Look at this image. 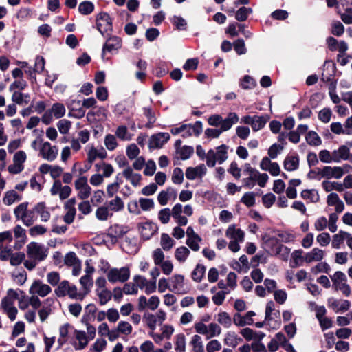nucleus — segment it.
<instances>
[{"label": "nucleus", "instance_id": "obj_1", "mask_svg": "<svg viewBox=\"0 0 352 352\" xmlns=\"http://www.w3.org/2000/svg\"><path fill=\"white\" fill-rule=\"evenodd\" d=\"M243 175L245 176L243 183L246 188L250 189L254 188L256 184L263 188L269 179L267 174L261 173L248 163L245 164L243 166Z\"/></svg>", "mask_w": 352, "mask_h": 352}, {"label": "nucleus", "instance_id": "obj_2", "mask_svg": "<svg viewBox=\"0 0 352 352\" xmlns=\"http://www.w3.org/2000/svg\"><path fill=\"white\" fill-rule=\"evenodd\" d=\"M229 147L221 144L214 148L210 149L207 153V166L214 167L216 163L222 164L228 158Z\"/></svg>", "mask_w": 352, "mask_h": 352}, {"label": "nucleus", "instance_id": "obj_3", "mask_svg": "<svg viewBox=\"0 0 352 352\" xmlns=\"http://www.w3.org/2000/svg\"><path fill=\"white\" fill-rule=\"evenodd\" d=\"M239 116L236 113H230L222 126L219 129L208 128L205 131V135L207 138H218L225 131L230 130L232 126L238 122Z\"/></svg>", "mask_w": 352, "mask_h": 352}, {"label": "nucleus", "instance_id": "obj_4", "mask_svg": "<svg viewBox=\"0 0 352 352\" xmlns=\"http://www.w3.org/2000/svg\"><path fill=\"white\" fill-rule=\"evenodd\" d=\"M106 273L109 282L111 283H124L129 280L131 274L130 269L127 266L120 268L113 267Z\"/></svg>", "mask_w": 352, "mask_h": 352}, {"label": "nucleus", "instance_id": "obj_5", "mask_svg": "<svg viewBox=\"0 0 352 352\" xmlns=\"http://www.w3.org/2000/svg\"><path fill=\"white\" fill-rule=\"evenodd\" d=\"M331 278L333 285L336 290H340L345 296L351 295V287L347 283V278L344 273L341 271H337Z\"/></svg>", "mask_w": 352, "mask_h": 352}, {"label": "nucleus", "instance_id": "obj_6", "mask_svg": "<svg viewBox=\"0 0 352 352\" xmlns=\"http://www.w3.org/2000/svg\"><path fill=\"white\" fill-rule=\"evenodd\" d=\"M350 169L352 170V167L349 165H345L343 167L340 166H324L322 168L318 174L324 178L327 179H340L341 178L345 172H349Z\"/></svg>", "mask_w": 352, "mask_h": 352}, {"label": "nucleus", "instance_id": "obj_7", "mask_svg": "<svg viewBox=\"0 0 352 352\" xmlns=\"http://www.w3.org/2000/svg\"><path fill=\"white\" fill-rule=\"evenodd\" d=\"M27 254L34 261H41L47 257V250L45 245L36 242H31L27 245Z\"/></svg>", "mask_w": 352, "mask_h": 352}, {"label": "nucleus", "instance_id": "obj_8", "mask_svg": "<svg viewBox=\"0 0 352 352\" xmlns=\"http://www.w3.org/2000/svg\"><path fill=\"white\" fill-rule=\"evenodd\" d=\"M203 130L201 121H197L193 124H185L177 127V134L179 133L183 138H188L192 135L198 136Z\"/></svg>", "mask_w": 352, "mask_h": 352}, {"label": "nucleus", "instance_id": "obj_9", "mask_svg": "<svg viewBox=\"0 0 352 352\" xmlns=\"http://www.w3.org/2000/svg\"><path fill=\"white\" fill-rule=\"evenodd\" d=\"M122 39L116 36H112L109 37L104 44L102 46V58L105 60V53H114L117 52L119 49L122 47Z\"/></svg>", "mask_w": 352, "mask_h": 352}, {"label": "nucleus", "instance_id": "obj_10", "mask_svg": "<svg viewBox=\"0 0 352 352\" xmlns=\"http://www.w3.org/2000/svg\"><path fill=\"white\" fill-rule=\"evenodd\" d=\"M170 139L168 133H158L151 136L148 140L150 151L161 148Z\"/></svg>", "mask_w": 352, "mask_h": 352}, {"label": "nucleus", "instance_id": "obj_11", "mask_svg": "<svg viewBox=\"0 0 352 352\" xmlns=\"http://www.w3.org/2000/svg\"><path fill=\"white\" fill-rule=\"evenodd\" d=\"M75 189L78 192V197L81 199H87L91 192V188L88 185L85 176H81L75 181Z\"/></svg>", "mask_w": 352, "mask_h": 352}, {"label": "nucleus", "instance_id": "obj_12", "mask_svg": "<svg viewBox=\"0 0 352 352\" xmlns=\"http://www.w3.org/2000/svg\"><path fill=\"white\" fill-rule=\"evenodd\" d=\"M66 113L65 105L60 102H56L52 104V107L47 111L43 116V120H52L54 117L56 119L63 118Z\"/></svg>", "mask_w": 352, "mask_h": 352}, {"label": "nucleus", "instance_id": "obj_13", "mask_svg": "<svg viewBox=\"0 0 352 352\" xmlns=\"http://www.w3.org/2000/svg\"><path fill=\"white\" fill-rule=\"evenodd\" d=\"M52 195H58L60 199L65 200L72 193V188L69 186H63L60 180L56 179L50 189Z\"/></svg>", "mask_w": 352, "mask_h": 352}, {"label": "nucleus", "instance_id": "obj_14", "mask_svg": "<svg viewBox=\"0 0 352 352\" xmlns=\"http://www.w3.org/2000/svg\"><path fill=\"white\" fill-rule=\"evenodd\" d=\"M58 149L56 146H52L50 142H45L40 148L39 155L45 160L52 162L57 157Z\"/></svg>", "mask_w": 352, "mask_h": 352}, {"label": "nucleus", "instance_id": "obj_15", "mask_svg": "<svg viewBox=\"0 0 352 352\" xmlns=\"http://www.w3.org/2000/svg\"><path fill=\"white\" fill-rule=\"evenodd\" d=\"M96 25L98 31L102 36L112 30L111 19L107 13L102 12L99 14Z\"/></svg>", "mask_w": 352, "mask_h": 352}, {"label": "nucleus", "instance_id": "obj_16", "mask_svg": "<svg viewBox=\"0 0 352 352\" xmlns=\"http://www.w3.org/2000/svg\"><path fill=\"white\" fill-rule=\"evenodd\" d=\"M29 292L32 295L45 297L51 293L52 288L50 287V285L43 283L41 280H36L32 284Z\"/></svg>", "mask_w": 352, "mask_h": 352}, {"label": "nucleus", "instance_id": "obj_17", "mask_svg": "<svg viewBox=\"0 0 352 352\" xmlns=\"http://www.w3.org/2000/svg\"><path fill=\"white\" fill-rule=\"evenodd\" d=\"M207 173V168L204 164L195 167H188L186 170V177L189 180L201 179Z\"/></svg>", "mask_w": 352, "mask_h": 352}, {"label": "nucleus", "instance_id": "obj_18", "mask_svg": "<svg viewBox=\"0 0 352 352\" xmlns=\"http://www.w3.org/2000/svg\"><path fill=\"white\" fill-rule=\"evenodd\" d=\"M328 306L336 313L347 311L351 307V302L344 299H336L331 298L328 300Z\"/></svg>", "mask_w": 352, "mask_h": 352}, {"label": "nucleus", "instance_id": "obj_19", "mask_svg": "<svg viewBox=\"0 0 352 352\" xmlns=\"http://www.w3.org/2000/svg\"><path fill=\"white\" fill-rule=\"evenodd\" d=\"M1 306L10 320L14 321L18 313L17 309L14 307V302L5 296L1 300Z\"/></svg>", "mask_w": 352, "mask_h": 352}, {"label": "nucleus", "instance_id": "obj_20", "mask_svg": "<svg viewBox=\"0 0 352 352\" xmlns=\"http://www.w3.org/2000/svg\"><path fill=\"white\" fill-rule=\"evenodd\" d=\"M13 234L15 239L14 248L19 250L26 242V231L21 226L17 225L13 228Z\"/></svg>", "mask_w": 352, "mask_h": 352}, {"label": "nucleus", "instance_id": "obj_21", "mask_svg": "<svg viewBox=\"0 0 352 352\" xmlns=\"http://www.w3.org/2000/svg\"><path fill=\"white\" fill-rule=\"evenodd\" d=\"M255 316V312L253 311H248L244 316L236 313L233 316V322L236 326L243 327L245 325H251L253 324L254 320L252 317Z\"/></svg>", "mask_w": 352, "mask_h": 352}, {"label": "nucleus", "instance_id": "obj_22", "mask_svg": "<svg viewBox=\"0 0 352 352\" xmlns=\"http://www.w3.org/2000/svg\"><path fill=\"white\" fill-rule=\"evenodd\" d=\"M74 336L77 341L72 344L76 350H82L87 346L90 340L85 331L76 329Z\"/></svg>", "mask_w": 352, "mask_h": 352}, {"label": "nucleus", "instance_id": "obj_23", "mask_svg": "<svg viewBox=\"0 0 352 352\" xmlns=\"http://www.w3.org/2000/svg\"><path fill=\"white\" fill-rule=\"evenodd\" d=\"M76 200L74 198L69 199L66 201L65 204V209L66 210V213L64 215V221L67 223V224L72 223L75 218L76 216Z\"/></svg>", "mask_w": 352, "mask_h": 352}, {"label": "nucleus", "instance_id": "obj_24", "mask_svg": "<svg viewBox=\"0 0 352 352\" xmlns=\"http://www.w3.org/2000/svg\"><path fill=\"white\" fill-rule=\"evenodd\" d=\"M226 236L230 240L243 242L245 232L241 229L237 228L234 224H232L226 230Z\"/></svg>", "mask_w": 352, "mask_h": 352}, {"label": "nucleus", "instance_id": "obj_25", "mask_svg": "<svg viewBox=\"0 0 352 352\" xmlns=\"http://www.w3.org/2000/svg\"><path fill=\"white\" fill-rule=\"evenodd\" d=\"M340 4L345 12L340 14L341 19L346 24H352V0H341Z\"/></svg>", "mask_w": 352, "mask_h": 352}, {"label": "nucleus", "instance_id": "obj_26", "mask_svg": "<svg viewBox=\"0 0 352 352\" xmlns=\"http://www.w3.org/2000/svg\"><path fill=\"white\" fill-rule=\"evenodd\" d=\"M157 230V225L151 222H146L140 227V234L144 240L151 239Z\"/></svg>", "mask_w": 352, "mask_h": 352}, {"label": "nucleus", "instance_id": "obj_27", "mask_svg": "<svg viewBox=\"0 0 352 352\" xmlns=\"http://www.w3.org/2000/svg\"><path fill=\"white\" fill-rule=\"evenodd\" d=\"M324 250L318 248H314L310 252L305 253V263L320 262L324 258Z\"/></svg>", "mask_w": 352, "mask_h": 352}, {"label": "nucleus", "instance_id": "obj_28", "mask_svg": "<svg viewBox=\"0 0 352 352\" xmlns=\"http://www.w3.org/2000/svg\"><path fill=\"white\" fill-rule=\"evenodd\" d=\"M107 152L103 147L98 149L91 146L87 151V161L92 164L97 158L104 159L107 157Z\"/></svg>", "mask_w": 352, "mask_h": 352}, {"label": "nucleus", "instance_id": "obj_29", "mask_svg": "<svg viewBox=\"0 0 352 352\" xmlns=\"http://www.w3.org/2000/svg\"><path fill=\"white\" fill-rule=\"evenodd\" d=\"M350 148L346 145L339 146L338 149L333 151L334 163H339L342 161H346L349 157Z\"/></svg>", "mask_w": 352, "mask_h": 352}, {"label": "nucleus", "instance_id": "obj_30", "mask_svg": "<svg viewBox=\"0 0 352 352\" xmlns=\"http://www.w3.org/2000/svg\"><path fill=\"white\" fill-rule=\"evenodd\" d=\"M122 175L129 180L133 186H138L140 184L141 175L134 173L132 168L127 166L122 172Z\"/></svg>", "mask_w": 352, "mask_h": 352}, {"label": "nucleus", "instance_id": "obj_31", "mask_svg": "<svg viewBox=\"0 0 352 352\" xmlns=\"http://www.w3.org/2000/svg\"><path fill=\"white\" fill-rule=\"evenodd\" d=\"M283 342H285V336L281 333H277L269 342L267 347L270 352L276 351L279 346H283Z\"/></svg>", "mask_w": 352, "mask_h": 352}, {"label": "nucleus", "instance_id": "obj_32", "mask_svg": "<svg viewBox=\"0 0 352 352\" xmlns=\"http://www.w3.org/2000/svg\"><path fill=\"white\" fill-rule=\"evenodd\" d=\"M30 100L28 94H24L19 91H14L12 94V101L19 106H26Z\"/></svg>", "mask_w": 352, "mask_h": 352}, {"label": "nucleus", "instance_id": "obj_33", "mask_svg": "<svg viewBox=\"0 0 352 352\" xmlns=\"http://www.w3.org/2000/svg\"><path fill=\"white\" fill-rule=\"evenodd\" d=\"M303 251L302 250H294L291 256L290 261V266L292 267H298L302 266L304 263H305V254H303Z\"/></svg>", "mask_w": 352, "mask_h": 352}, {"label": "nucleus", "instance_id": "obj_34", "mask_svg": "<svg viewBox=\"0 0 352 352\" xmlns=\"http://www.w3.org/2000/svg\"><path fill=\"white\" fill-rule=\"evenodd\" d=\"M241 341L242 339L234 331H228L224 335L223 342L226 346L235 348Z\"/></svg>", "mask_w": 352, "mask_h": 352}, {"label": "nucleus", "instance_id": "obj_35", "mask_svg": "<svg viewBox=\"0 0 352 352\" xmlns=\"http://www.w3.org/2000/svg\"><path fill=\"white\" fill-rule=\"evenodd\" d=\"M34 211L37 213L43 222L50 220L51 214L44 202H39L34 206Z\"/></svg>", "mask_w": 352, "mask_h": 352}, {"label": "nucleus", "instance_id": "obj_36", "mask_svg": "<svg viewBox=\"0 0 352 352\" xmlns=\"http://www.w3.org/2000/svg\"><path fill=\"white\" fill-rule=\"evenodd\" d=\"M180 140H177V147L180 146ZM194 153V148L190 146H183L182 147L177 148V158L182 160H186L191 157Z\"/></svg>", "mask_w": 352, "mask_h": 352}, {"label": "nucleus", "instance_id": "obj_37", "mask_svg": "<svg viewBox=\"0 0 352 352\" xmlns=\"http://www.w3.org/2000/svg\"><path fill=\"white\" fill-rule=\"evenodd\" d=\"M284 168L287 171H294L299 166V158L296 155L287 156L283 162Z\"/></svg>", "mask_w": 352, "mask_h": 352}, {"label": "nucleus", "instance_id": "obj_38", "mask_svg": "<svg viewBox=\"0 0 352 352\" xmlns=\"http://www.w3.org/2000/svg\"><path fill=\"white\" fill-rule=\"evenodd\" d=\"M116 136L121 141L128 142L132 140L133 135L130 133L127 127L124 125H120L115 131Z\"/></svg>", "mask_w": 352, "mask_h": 352}, {"label": "nucleus", "instance_id": "obj_39", "mask_svg": "<svg viewBox=\"0 0 352 352\" xmlns=\"http://www.w3.org/2000/svg\"><path fill=\"white\" fill-rule=\"evenodd\" d=\"M171 216L173 217L176 216V205L173 207L171 210L169 208H166L162 209L158 213V218L164 224H166L169 221Z\"/></svg>", "mask_w": 352, "mask_h": 352}, {"label": "nucleus", "instance_id": "obj_40", "mask_svg": "<svg viewBox=\"0 0 352 352\" xmlns=\"http://www.w3.org/2000/svg\"><path fill=\"white\" fill-rule=\"evenodd\" d=\"M269 120V116H254L252 129L254 131H258L262 129L266 124Z\"/></svg>", "mask_w": 352, "mask_h": 352}, {"label": "nucleus", "instance_id": "obj_41", "mask_svg": "<svg viewBox=\"0 0 352 352\" xmlns=\"http://www.w3.org/2000/svg\"><path fill=\"white\" fill-rule=\"evenodd\" d=\"M349 233L343 230H340L338 234L333 236L331 245L333 248L339 249L341 244L343 243L344 240H347Z\"/></svg>", "mask_w": 352, "mask_h": 352}, {"label": "nucleus", "instance_id": "obj_42", "mask_svg": "<svg viewBox=\"0 0 352 352\" xmlns=\"http://www.w3.org/2000/svg\"><path fill=\"white\" fill-rule=\"evenodd\" d=\"M107 206L109 208L110 212H118L123 210L124 204L120 197L116 196L113 199L108 202Z\"/></svg>", "mask_w": 352, "mask_h": 352}, {"label": "nucleus", "instance_id": "obj_43", "mask_svg": "<svg viewBox=\"0 0 352 352\" xmlns=\"http://www.w3.org/2000/svg\"><path fill=\"white\" fill-rule=\"evenodd\" d=\"M21 199V197L14 190H9L6 192L3 202L7 206L13 204L15 201H19Z\"/></svg>", "mask_w": 352, "mask_h": 352}, {"label": "nucleus", "instance_id": "obj_44", "mask_svg": "<svg viewBox=\"0 0 352 352\" xmlns=\"http://www.w3.org/2000/svg\"><path fill=\"white\" fill-rule=\"evenodd\" d=\"M322 186L326 192H331L332 190L342 192L344 190L342 184L337 182L324 181L322 183Z\"/></svg>", "mask_w": 352, "mask_h": 352}, {"label": "nucleus", "instance_id": "obj_45", "mask_svg": "<svg viewBox=\"0 0 352 352\" xmlns=\"http://www.w3.org/2000/svg\"><path fill=\"white\" fill-rule=\"evenodd\" d=\"M72 285V284H70L68 280H65L61 281L54 291L56 295L58 297H64L67 296Z\"/></svg>", "mask_w": 352, "mask_h": 352}, {"label": "nucleus", "instance_id": "obj_46", "mask_svg": "<svg viewBox=\"0 0 352 352\" xmlns=\"http://www.w3.org/2000/svg\"><path fill=\"white\" fill-rule=\"evenodd\" d=\"M217 320L225 328H230L232 323L231 317L226 311L219 312L217 316Z\"/></svg>", "mask_w": 352, "mask_h": 352}, {"label": "nucleus", "instance_id": "obj_47", "mask_svg": "<svg viewBox=\"0 0 352 352\" xmlns=\"http://www.w3.org/2000/svg\"><path fill=\"white\" fill-rule=\"evenodd\" d=\"M193 352H204L203 341L200 336L194 335L190 342Z\"/></svg>", "mask_w": 352, "mask_h": 352}, {"label": "nucleus", "instance_id": "obj_48", "mask_svg": "<svg viewBox=\"0 0 352 352\" xmlns=\"http://www.w3.org/2000/svg\"><path fill=\"white\" fill-rule=\"evenodd\" d=\"M96 293L101 305H106L112 298V293L108 289L96 290Z\"/></svg>", "mask_w": 352, "mask_h": 352}, {"label": "nucleus", "instance_id": "obj_49", "mask_svg": "<svg viewBox=\"0 0 352 352\" xmlns=\"http://www.w3.org/2000/svg\"><path fill=\"white\" fill-rule=\"evenodd\" d=\"M118 138L116 135L107 134L104 137V144L107 150L110 151H114L118 146Z\"/></svg>", "mask_w": 352, "mask_h": 352}, {"label": "nucleus", "instance_id": "obj_50", "mask_svg": "<svg viewBox=\"0 0 352 352\" xmlns=\"http://www.w3.org/2000/svg\"><path fill=\"white\" fill-rule=\"evenodd\" d=\"M94 4L89 1H84L78 6V12L83 15H89L94 10Z\"/></svg>", "mask_w": 352, "mask_h": 352}, {"label": "nucleus", "instance_id": "obj_51", "mask_svg": "<svg viewBox=\"0 0 352 352\" xmlns=\"http://www.w3.org/2000/svg\"><path fill=\"white\" fill-rule=\"evenodd\" d=\"M307 144L310 146H318L322 144V140L315 131H309L305 137Z\"/></svg>", "mask_w": 352, "mask_h": 352}, {"label": "nucleus", "instance_id": "obj_52", "mask_svg": "<svg viewBox=\"0 0 352 352\" xmlns=\"http://www.w3.org/2000/svg\"><path fill=\"white\" fill-rule=\"evenodd\" d=\"M241 202L248 208L253 207L256 204V193L252 191L245 192L241 197Z\"/></svg>", "mask_w": 352, "mask_h": 352}, {"label": "nucleus", "instance_id": "obj_53", "mask_svg": "<svg viewBox=\"0 0 352 352\" xmlns=\"http://www.w3.org/2000/svg\"><path fill=\"white\" fill-rule=\"evenodd\" d=\"M113 216V213L110 212L109 208L105 206L98 208L96 211V217L100 221H107L109 217Z\"/></svg>", "mask_w": 352, "mask_h": 352}, {"label": "nucleus", "instance_id": "obj_54", "mask_svg": "<svg viewBox=\"0 0 352 352\" xmlns=\"http://www.w3.org/2000/svg\"><path fill=\"white\" fill-rule=\"evenodd\" d=\"M301 197L311 202H318L320 199L318 192L315 189L304 190L301 192Z\"/></svg>", "mask_w": 352, "mask_h": 352}, {"label": "nucleus", "instance_id": "obj_55", "mask_svg": "<svg viewBox=\"0 0 352 352\" xmlns=\"http://www.w3.org/2000/svg\"><path fill=\"white\" fill-rule=\"evenodd\" d=\"M80 283L82 288V292L85 293L86 296L89 293L93 287L94 282L92 277L84 275L80 278Z\"/></svg>", "mask_w": 352, "mask_h": 352}, {"label": "nucleus", "instance_id": "obj_56", "mask_svg": "<svg viewBox=\"0 0 352 352\" xmlns=\"http://www.w3.org/2000/svg\"><path fill=\"white\" fill-rule=\"evenodd\" d=\"M252 12L251 8L241 7L236 12L235 19L238 21H245Z\"/></svg>", "mask_w": 352, "mask_h": 352}, {"label": "nucleus", "instance_id": "obj_57", "mask_svg": "<svg viewBox=\"0 0 352 352\" xmlns=\"http://www.w3.org/2000/svg\"><path fill=\"white\" fill-rule=\"evenodd\" d=\"M70 298L82 301L85 296V294L82 292H78V288L76 285H73L70 287V289L67 294Z\"/></svg>", "mask_w": 352, "mask_h": 352}, {"label": "nucleus", "instance_id": "obj_58", "mask_svg": "<svg viewBox=\"0 0 352 352\" xmlns=\"http://www.w3.org/2000/svg\"><path fill=\"white\" fill-rule=\"evenodd\" d=\"M28 207V202H23L17 206L14 210V214L16 220H21L25 216Z\"/></svg>", "mask_w": 352, "mask_h": 352}, {"label": "nucleus", "instance_id": "obj_59", "mask_svg": "<svg viewBox=\"0 0 352 352\" xmlns=\"http://www.w3.org/2000/svg\"><path fill=\"white\" fill-rule=\"evenodd\" d=\"M34 208L32 210H28L25 216L21 219L22 223L24 226L27 227H30L34 224V223L36 220V217H35Z\"/></svg>", "mask_w": 352, "mask_h": 352}, {"label": "nucleus", "instance_id": "obj_60", "mask_svg": "<svg viewBox=\"0 0 352 352\" xmlns=\"http://www.w3.org/2000/svg\"><path fill=\"white\" fill-rule=\"evenodd\" d=\"M331 270L329 265L326 262H318V263L311 268V273L317 274L320 272L329 273Z\"/></svg>", "mask_w": 352, "mask_h": 352}, {"label": "nucleus", "instance_id": "obj_61", "mask_svg": "<svg viewBox=\"0 0 352 352\" xmlns=\"http://www.w3.org/2000/svg\"><path fill=\"white\" fill-rule=\"evenodd\" d=\"M12 240L13 236L11 230H6L0 232V249L7 245V243H10Z\"/></svg>", "mask_w": 352, "mask_h": 352}, {"label": "nucleus", "instance_id": "obj_62", "mask_svg": "<svg viewBox=\"0 0 352 352\" xmlns=\"http://www.w3.org/2000/svg\"><path fill=\"white\" fill-rule=\"evenodd\" d=\"M318 158L322 162L325 164H331L334 162L333 152L331 153L327 149L321 150L319 152Z\"/></svg>", "mask_w": 352, "mask_h": 352}, {"label": "nucleus", "instance_id": "obj_63", "mask_svg": "<svg viewBox=\"0 0 352 352\" xmlns=\"http://www.w3.org/2000/svg\"><path fill=\"white\" fill-rule=\"evenodd\" d=\"M221 333V327L214 322H211L208 324V339L214 337H217Z\"/></svg>", "mask_w": 352, "mask_h": 352}, {"label": "nucleus", "instance_id": "obj_64", "mask_svg": "<svg viewBox=\"0 0 352 352\" xmlns=\"http://www.w3.org/2000/svg\"><path fill=\"white\" fill-rule=\"evenodd\" d=\"M206 272V267L202 265H197L192 273V278L196 282H200Z\"/></svg>", "mask_w": 352, "mask_h": 352}]
</instances>
